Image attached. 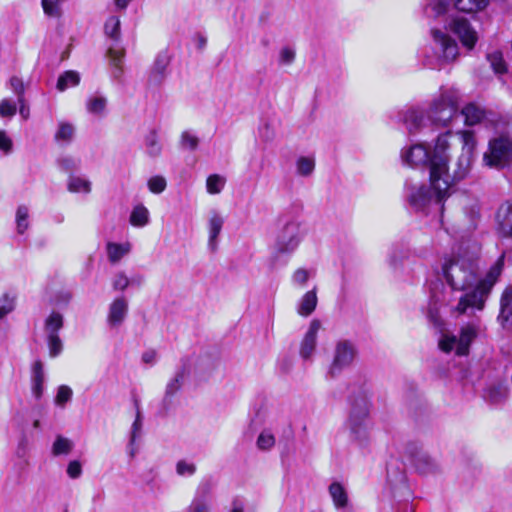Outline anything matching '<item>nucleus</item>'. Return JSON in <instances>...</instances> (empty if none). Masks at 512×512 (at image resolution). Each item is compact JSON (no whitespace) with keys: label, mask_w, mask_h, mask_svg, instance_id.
Here are the masks:
<instances>
[{"label":"nucleus","mask_w":512,"mask_h":512,"mask_svg":"<svg viewBox=\"0 0 512 512\" xmlns=\"http://www.w3.org/2000/svg\"><path fill=\"white\" fill-rule=\"evenodd\" d=\"M185 370L181 368L175 374V376L167 383L165 389L164 400L167 401L173 397L182 387L184 381Z\"/></svg>","instance_id":"nucleus-27"},{"label":"nucleus","mask_w":512,"mask_h":512,"mask_svg":"<svg viewBox=\"0 0 512 512\" xmlns=\"http://www.w3.org/2000/svg\"><path fill=\"white\" fill-rule=\"evenodd\" d=\"M483 160L486 165L495 168L509 165L512 162V140L506 136H500L491 140Z\"/></svg>","instance_id":"nucleus-8"},{"label":"nucleus","mask_w":512,"mask_h":512,"mask_svg":"<svg viewBox=\"0 0 512 512\" xmlns=\"http://www.w3.org/2000/svg\"><path fill=\"white\" fill-rule=\"evenodd\" d=\"M321 328V322L318 319H313L310 322L309 328L304 334L300 343L299 354L300 357L307 361L311 360L317 346V335Z\"/></svg>","instance_id":"nucleus-12"},{"label":"nucleus","mask_w":512,"mask_h":512,"mask_svg":"<svg viewBox=\"0 0 512 512\" xmlns=\"http://www.w3.org/2000/svg\"><path fill=\"white\" fill-rule=\"evenodd\" d=\"M68 190L72 193H89L91 183L85 178L71 175L68 179Z\"/></svg>","instance_id":"nucleus-32"},{"label":"nucleus","mask_w":512,"mask_h":512,"mask_svg":"<svg viewBox=\"0 0 512 512\" xmlns=\"http://www.w3.org/2000/svg\"><path fill=\"white\" fill-rule=\"evenodd\" d=\"M82 473V467L79 461H71L67 467V474L70 478L76 479Z\"/></svg>","instance_id":"nucleus-60"},{"label":"nucleus","mask_w":512,"mask_h":512,"mask_svg":"<svg viewBox=\"0 0 512 512\" xmlns=\"http://www.w3.org/2000/svg\"><path fill=\"white\" fill-rule=\"evenodd\" d=\"M256 444L260 450H270L275 444V437L269 430H263L259 434Z\"/></svg>","instance_id":"nucleus-45"},{"label":"nucleus","mask_w":512,"mask_h":512,"mask_svg":"<svg viewBox=\"0 0 512 512\" xmlns=\"http://www.w3.org/2000/svg\"><path fill=\"white\" fill-rule=\"evenodd\" d=\"M80 76L75 71H66L59 76L57 81V89L59 91H65L69 87H73L79 84Z\"/></svg>","instance_id":"nucleus-29"},{"label":"nucleus","mask_w":512,"mask_h":512,"mask_svg":"<svg viewBox=\"0 0 512 512\" xmlns=\"http://www.w3.org/2000/svg\"><path fill=\"white\" fill-rule=\"evenodd\" d=\"M72 389L69 386L61 385L58 388L55 402L57 405L64 406L72 397Z\"/></svg>","instance_id":"nucleus-50"},{"label":"nucleus","mask_w":512,"mask_h":512,"mask_svg":"<svg viewBox=\"0 0 512 512\" xmlns=\"http://www.w3.org/2000/svg\"><path fill=\"white\" fill-rule=\"evenodd\" d=\"M297 173L301 176H309L315 168V162L309 157H300L296 163Z\"/></svg>","instance_id":"nucleus-43"},{"label":"nucleus","mask_w":512,"mask_h":512,"mask_svg":"<svg viewBox=\"0 0 512 512\" xmlns=\"http://www.w3.org/2000/svg\"><path fill=\"white\" fill-rule=\"evenodd\" d=\"M406 257V254L395 248L391 251L390 255H389V265L393 268V269H397L398 266H399V263L402 261L403 258Z\"/></svg>","instance_id":"nucleus-59"},{"label":"nucleus","mask_w":512,"mask_h":512,"mask_svg":"<svg viewBox=\"0 0 512 512\" xmlns=\"http://www.w3.org/2000/svg\"><path fill=\"white\" fill-rule=\"evenodd\" d=\"M10 87L12 91L16 94L18 98V103L22 104L25 102L24 99V93H25V86L21 78L17 76H13L10 79Z\"/></svg>","instance_id":"nucleus-47"},{"label":"nucleus","mask_w":512,"mask_h":512,"mask_svg":"<svg viewBox=\"0 0 512 512\" xmlns=\"http://www.w3.org/2000/svg\"><path fill=\"white\" fill-rule=\"evenodd\" d=\"M487 57L496 73L501 74L506 71V65L500 52L491 53Z\"/></svg>","instance_id":"nucleus-48"},{"label":"nucleus","mask_w":512,"mask_h":512,"mask_svg":"<svg viewBox=\"0 0 512 512\" xmlns=\"http://www.w3.org/2000/svg\"><path fill=\"white\" fill-rule=\"evenodd\" d=\"M148 188L149 190L154 194H160L162 193L167 186V182L164 177L162 176H153L148 180Z\"/></svg>","instance_id":"nucleus-46"},{"label":"nucleus","mask_w":512,"mask_h":512,"mask_svg":"<svg viewBox=\"0 0 512 512\" xmlns=\"http://www.w3.org/2000/svg\"><path fill=\"white\" fill-rule=\"evenodd\" d=\"M462 142V154L458 158L456 163V169L454 170L453 176L450 177V188L453 182L460 181L466 177L469 172L472 152L475 147V137L471 131H460L457 133Z\"/></svg>","instance_id":"nucleus-9"},{"label":"nucleus","mask_w":512,"mask_h":512,"mask_svg":"<svg viewBox=\"0 0 512 512\" xmlns=\"http://www.w3.org/2000/svg\"><path fill=\"white\" fill-rule=\"evenodd\" d=\"M461 116L466 125H475L480 123L485 117V110L475 103L467 104L461 110Z\"/></svg>","instance_id":"nucleus-22"},{"label":"nucleus","mask_w":512,"mask_h":512,"mask_svg":"<svg viewBox=\"0 0 512 512\" xmlns=\"http://www.w3.org/2000/svg\"><path fill=\"white\" fill-rule=\"evenodd\" d=\"M405 190L410 206L416 211H424L432 204H441L444 199L450 196L449 187L442 197H438L437 191L431 183L429 186H426L424 184L415 185L407 182Z\"/></svg>","instance_id":"nucleus-7"},{"label":"nucleus","mask_w":512,"mask_h":512,"mask_svg":"<svg viewBox=\"0 0 512 512\" xmlns=\"http://www.w3.org/2000/svg\"><path fill=\"white\" fill-rule=\"evenodd\" d=\"M355 357V349L348 341L338 342L332 362L330 363L327 371V375L330 378H335L342 373L344 369L349 367Z\"/></svg>","instance_id":"nucleus-10"},{"label":"nucleus","mask_w":512,"mask_h":512,"mask_svg":"<svg viewBox=\"0 0 512 512\" xmlns=\"http://www.w3.org/2000/svg\"><path fill=\"white\" fill-rule=\"evenodd\" d=\"M310 271L304 268H298L292 275V283L295 286L303 287L310 278Z\"/></svg>","instance_id":"nucleus-49"},{"label":"nucleus","mask_w":512,"mask_h":512,"mask_svg":"<svg viewBox=\"0 0 512 512\" xmlns=\"http://www.w3.org/2000/svg\"><path fill=\"white\" fill-rule=\"evenodd\" d=\"M503 266L504 255H501L485 277L478 280L476 260L465 257L445 260L442 273L446 282L454 291L463 292L455 311L459 314H472L476 310H483L488 295L502 273Z\"/></svg>","instance_id":"nucleus-1"},{"label":"nucleus","mask_w":512,"mask_h":512,"mask_svg":"<svg viewBox=\"0 0 512 512\" xmlns=\"http://www.w3.org/2000/svg\"><path fill=\"white\" fill-rule=\"evenodd\" d=\"M0 149L6 153H9L12 149L11 139L2 130H0Z\"/></svg>","instance_id":"nucleus-63"},{"label":"nucleus","mask_w":512,"mask_h":512,"mask_svg":"<svg viewBox=\"0 0 512 512\" xmlns=\"http://www.w3.org/2000/svg\"><path fill=\"white\" fill-rule=\"evenodd\" d=\"M318 303L316 287L306 292L297 305V313L300 316L308 317L316 309Z\"/></svg>","instance_id":"nucleus-21"},{"label":"nucleus","mask_w":512,"mask_h":512,"mask_svg":"<svg viewBox=\"0 0 512 512\" xmlns=\"http://www.w3.org/2000/svg\"><path fill=\"white\" fill-rule=\"evenodd\" d=\"M498 320L502 325L512 320V285H508L501 294Z\"/></svg>","instance_id":"nucleus-20"},{"label":"nucleus","mask_w":512,"mask_h":512,"mask_svg":"<svg viewBox=\"0 0 512 512\" xmlns=\"http://www.w3.org/2000/svg\"><path fill=\"white\" fill-rule=\"evenodd\" d=\"M128 314V301L125 297H117L109 305L107 322L111 327L120 326Z\"/></svg>","instance_id":"nucleus-15"},{"label":"nucleus","mask_w":512,"mask_h":512,"mask_svg":"<svg viewBox=\"0 0 512 512\" xmlns=\"http://www.w3.org/2000/svg\"><path fill=\"white\" fill-rule=\"evenodd\" d=\"M458 111V95L447 90L435 98L425 115L420 108L411 107L402 112L401 120L410 133H415L430 122L434 126L445 127L456 116Z\"/></svg>","instance_id":"nucleus-3"},{"label":"nucleus","mask_w":512,"mask_h":512,"mask_svg":"<svg viewBox=\"0 0 512 512\" xmlns=\"http://www.w3.org/2000/svg\"><path fill=\"white\" fill-rule=\"evenodd\" d=\"M469 214L470 218V228H476L477 221L480 218V209L479 206L474 204L472 205L469 210L466 212Z\"/></svg>","instance_id":"nucleus-62"},{"label":"nucleus","mask_w":512,"mask_h":512,"mask_svg":"<svg viewBox=\"0 0 512 512\" xmlns=\"http://www.w3.org/2000/svg\"><path fill=\"white\" fill-rule=\"evenodd\" d=\"M230 512H245V504L242 500L239 498H235L232 500L231 503V510Z\"/></svg>","instance_id":"nucleus-64"},{"label":"nucleus","mask_w":512,"mask_h":512,"mask_svg":"<svg viewBox=\"0 0 512 512\" xmlns=\"http://www.w3.org/2000/svg\"><path fill=\"white\" fill-rule=\"evenodd\" d=\"M495 218L499 233L504 237H512V201L502 203Z\"/></svg>","instance_id":"nucleus-14"},{"label":"nucleus","mask_w":512,"mask_h":512,"mask_svg":"<svg viewBox=\"0 0 512 512\" xmlns=\"http://www.w3.org/2000/svg\"><path fill=\"white\" fill-rule=\"evenodd\" d=\"M17 232L23 234L29 227V209L25 205H20L16 211Z\"/></svg>","instance_id":"nucleus-37"},{"label":"nucleus","mask_w":512,"mask_h":512,"mask_svg":"<svg viewBox=\"0 0 512 512\" xmlns=\"http://www.w3.org/2000/svg\"><path fill=\"white\" fill-rule=\"evenodd\" d=\"M450 136V131L439 135L432 153L423 144L412 145L401 152V159L405 164L411 167L429 166L431 184L436 189L438 197H442L450 186L447 154Z\"/></svg>","instance_id":"nucleus-2"},{"label":"nucleus","mask_w":512,"mask_h":512,"mask_svg":"<svg viewBox=\"0 0 512 512\" xmlns=\"http://www.w3.org/2000/svg\"><path fill=\"white\" fill-rule=\"evenodd\" d=\"M129 284L130 280L124 272L116 273L112 281V286L114 290L119 291L125 290L129 286Z\"/></svg>","instance_id":"nucleus-55"},{"label":"nucleus","mask_w":512,"mask_h":512,"mask_svg":"<svg viewBox=\"0 0 512 512\" xmlns=\"http://www.w3.org/2000/svg\"><path fill=\"white\" fill-rule=\"evenodd\" d=\"M295 59V51L289 47L281 49L279 54V60L281 64L290 65Z\"/></svg>","instance_id":"nucleus-58"},{"label":"nucleus","mask_w":512,"mask_h":512,"mask_svg":"<svg viewBox=\"0 0 512 512\" xmlns=\"http://www.w3.org/2000/svg\"><path fill=\"white\" fill-rule=\"evenodd\" d=\"M129 253V245L117 243L107 244V255L111 263H117L123 256Z\"/></svg>","instance_id":"nucleus-34"},{"label":"nucleus","mask_w":512,"mask_h":512,"mask_svg":"<svg viewBox=\"0 0 512 512\" xmlns=\"http://www.w3.org/2000/svg\"><path fill=\"white\" fill-rule=\"evenodd\" d=\"M169 62L170 59L167 54L160 53L157 55L148 79L151 85H160L163 83L167 76Z\"/></svg>","instance_id":"nucleus-16"},{"label":"nucleus","mask_w":512,"mask_h":512,"mask_svg":"<svg viewBox=\"0 0 512 512\" xmlns=\"http://www.w3.org/2000/svg\"><path fill=\"white\" fill-rule=\"evenodd\" d=\"M63 327V316L58 312H52L45 320V331L48 335H58Z\"/></svg>","instance_id":"nucleus-31"},{"label":"nucleus","mask_w":512,"mask_h":512,"mask_svg":"<svg viewBox=\"0 0 512 512\" xmlns=\"http://www.w3.org/2000/svg\"><path fill=\"white\" fill-rule=\"evenodd\" d=\"M143 426V418L139 408L138 403L136 402V417L131 427L130 441L129 446H133L136 442L137 438L141 436Z\"/></svg>","instance_id":"nucleus-39"},{"label":"nucleus","mask_w":512,"mask_h":512,"mask_svg":"<svg viewBox=\"0 0 512 512\" xmlns=\"http://www.w3.org/2000/svg\"><path fill=\"white\" fill-rule=\"evenodd\" d=\"M49 354L51 357L58 356L62 351V341L58 335H48Z\"/></svg>","instance_id":"nucleus-53"},{"label":"nucleus","mask_w":512,"mask_h":512,"mask_svg":"<svg viewBox=\"0 0 512 512\" xmlns=\"http://www.w3.org/2000/svg\"><path fill=\"white\" fill-rule=\"evenodd\" d=\"M44 367L40 360L33 363L31 369V390L36 399H40L44 392Z\"/></svg>","instance_id":"nucleus-19"},{"label":"nucleus","mask_w":512,"mask_h":512,"mask_svg":"<svg viewBox=\"0 0 512 512\" xmlns=\"http://www.w3.org/2000/svg\"><path fill=\"white\" fill-rule=\"evenodd\" d=\"M176 472L180 476H192L196 472V465L185 460H180L176 464Z\"/></svg>","instance_id":"nucleus-52"},{"label":"nucleus","mask_w":512,"mask_h":512,"mask_svg":"<svg viewBox=\"0 0 512 512\" xmlns=\"http://www.w3.org/2000/svg\"><path fill=\"white\" fill-rule=\"evenodd\" d=\"M349 439L360 448L369 445L372 438L373 422L370 416V401L366 392L353 397L345 422Z\"/></svg>","instance_id":"nucleus-4"},{"label":"nucleus","mask_w":512,"mask_h":512,"mask_svg":"<svg viewBox=\"0 0 512 512\" xmlns=\"http://www.w3.org/2000/svg\"><path fill=\"white\" fill-rule=\"evenodd\" d=\"M130 224L135 227H144L149 223V211L148 209L139 204L135 206L130 214Z\"/></svg>","instance_id":"nucleus-25"},{"label":"nucleus","mask_w":512,"mask_h":512,"mask_svg":"<svg viewBox=\"0 0 512 512\" xmlns=\"http://www.w3.org/2000/svg\"><path fill=\"white\" fill-rule=\"evenodd\" d=\"M108 55L110 57L111 64L115 67L113 76L115 78H119L122 73L121 63L124 57V50L121 48L110 47L108 50Z\"/></svg>","instance_id":"nucleus-36"},{"label":"nucleus","mask_w":512,"mask_h":512,"mask_svg":"<svg viewBox=\"0 0 512 512\" xmlns=\"http://www.w3.org/2000/svg\"><path fill=\"white\" fill-rule=\"evenodd\" d=\"M329 493L336 508H344L347 506L348 497L343 486L337 482L329 486Z\"/></svg>","instance_id":"nucleus-26"},{"label":"nucleus","mask_w":512,"mask_h":512,"mask_svg":"<svg viewBox=\"0 0 512 512\" xmlns=\"http://www.w3.org/2000/svg\"><path fill=\"white\" fill-rule=\"evenodd\" d=\"M431 36V54H426V65L430 69H441L443 65L457 58L458 44L451 36L438 29H433Z\"/></svg>","instance_id":"nucleus-5"},{"label":"nucleus","mask_w":512,"mask_h":512,"mask_svg":"<svg viewBox=\"0 0 512 512\" xmlns=\"http://www.w3.org/2000/svg\"><path fill=\"white\" fill-rule=\"evenodd\" d=\"M479 331V325L476 322L469 323L462 327L460 337L457 338V355L464 356L468 354L471 342L476 338Z\"/></svg>","instance_id":"nucleus-17"},{"label":"nucleus","mask_w":512,"mask_h":512,"mask_svg":"<svg viewBox=\"0 0 512 512\" xmlns=\"http://www.w3.org/2000/svg\"><path fill=\"white\" fill-rule=\"evenodd\" d=\"M17 111L16 104L8 99H3L0 102V116L1 117H12Z\"/></svg>","instance_id":"nucleus-57"},{"label":"nucleus","mask_w":512,"mask_h":512,"mask_svg":"<svg viewBox=\"0 0 512 512\" xmlns=\"http://www.w3.org/2000/svg\"><path fill=\"white\" fill-rule=\"evenodd\" d=\"M14 309V299L7 294L0 298V318L10 313Z\"/></svg>","instance_id":"nucleus-56"},{"label":"nucleus","mask_w":512,"mask_h":512,"mask_svg":"<svg viewBox=\"0 0 512 512\" xmlns=\"http://www.w3.org/2000/svg\"><path fill=\"white\" fill-rule=\"evenodd\" d=\"M107 99L103 96H92L87 100V111L94 115H103L106 109Z\"/></svg>","instance_id":"nucleus-35"},{"label":"nucleus","mask_w":512,"mask_h":512,"mask_svg":"<svg viewBox=\"0 0 512 512\" xmlns=\"http://www.w3.org/2000/svg\"><path fill=\"white\" fill-rule=\"evenodd\" d=\"M224 225V218L220 215V213L216 210H211L209 212L208 218V247L215 251L217 248V238L221 233V230Z\"/></svg>","instance_id":"nucleus-18"},{"label":"nucleus","mask_w":512,"mask_h":512,"mask_svg":"<svg viewBox=\"0 0 512 512\" xmlns=\"http://www.w3.org/2000/svg\"><path fill=\"white\" fill-rule=\"evenodd\" d=\"M73 442L61 435H58L52 445V454L54 456L67 455L73 449Z\"/></svg>","instance_id":"nucleus-33"},{"label":"nucleus","mask_w":512,"mask_h":512,"mask_svg":"<svg viewBox=\"0 0 512 512\" xmlns=\"http://www.w3.org/2000/svg\"><path fill=\"white\" fill-rule=\"evenodd\" d=\"M60 168L65 172H73L79 168L80 161L73 157H62L58 160Z\"/></svg>","instance_id":"nucleus-51"},{"label":"nucleus","mask_w":512,"mask_h":512,"mask_svg":"<svg viewBox=\"0 0 512 512\" xmlns=\"http://www.w3.org/2000/svg\"><path fill=\"white\" fill-rule=\"evenodd\" d=\"M226 179L219 174H212L206 180V189L209 194H219L224 188Z\"/></svg>","instance_id":"nucleus-38"},{"label":"nucleus","mask_w":512,"mask_h":512,"mask_svg":"<svg viewBox=\"0 0 512 512\" xmlns=\"http://www.w3.org/2000/svg\"><path fill=\"white\" fill-rule=\"evenodd\" d=\"M211 510V486L208 482H202L197 487L194 497L187 507V512H210Z\"/></svg>","instance_id":"nucleus-13"},{"label":"nucleus","mask_w":512,"mask_h":512,"mask_svg":"<svg viewBox=\"0 0 512 512\" xmlns=\"http://www.w3.org/2000/svg\"><path fill=\"white\" fill-rule=\"evenodd\" d=\"M74 134L75 127L71 123L60 122L54 138L57 142L70 143Z\"/></svg>","instance_id":"nucleus-30"},{"label":"nucleus","mask_w":512,"mask_h":512,"mask_svg":"<svg viewBox=\"0 0 512 512\" xmlns=\"http://www.w3.org/2000/svg\"><path fill=\"white\" fill-rule=\"evenodd\" d=\"M199 145V139L190 131H184L180 137V146L182 149L194 151Z\"/></svg>","instance_id":"nucleus-42"},{"label":"nucleus","mask_w":512,"mask_h":512,"mask_svg":"<svg viewBox=\"0 0 512 512\" xmlns=\"http://www.w3.org/2000/svg\"><path fill=\"white\" fill-rule=\"evenodd\" d=\"M105 33L111 39L118 41L120 38V20L116 16L110 17L105 23Z\"/></svg>","instance_id":"nucleus-40"},{"label":"nucleus","mask_w":512,"mask_h":512,"mask_svg":"<svg viewBox=\"0 0 512 512\" xmlns=\"http://www.w3.org/2000/svg\"><path fill=\"white\" fill-rule=\"evenodd\" d=\"M488 3L489 0H456L455 7L459 11L473 13L484 9Z\"/></svg>","instance_id":"nucleus-28"},{"label":"nucleus","mask_w":512,"mask_h":512,"mask_svg":"<svg viewBox=\"0 0 512 512\" xmlns=\"http://www.w3.org/2000/svg\"><path fill=\"white\" fill-rule=\"evenodd\" d=\"M72 299V293L70 291H60L55 297V304L58 306L68 305Z\"/></svg>","instance_id":"nucleus-61"},{"label":"nucleus","mask_w":512,"mask_h":512,"mask_svg":"<svg viewBox=\"0 0 512 512\" xmlns=\"http://www.w3.org/2000/svg\"><path fill=\"white\" fill-rule=\"evenodd\" d=\"M451 4V0H427L425 13L429 17H439L444 15Z\"/></svg>","instance_id":"nucleus-24"},{"label":"nucleus","mask_w":512,"mask_h":512,"mask_svg":"<svg viewBox=\"0 0 512 512\" xmlns=\"http://www.w3.org/2000/svg\"><path fill=\"white\" fill-rule=\"evenodd\" d=\"M458 341L456 336L444 335L439 341V347L444 352H450L454 348L457 350Z\"/></svg>","instance_id":"nucleus-54"},{"label":"nucleus","mask_w":512,"mask_h":512,"mask_svg":"<svg viewBox=\"0 0 512 512\" xmlns=\"http://www.w3.org/2000/svg\"><path fill=\"white\" fill-rule=\"evenodd\" d=\"M145 153L151 157L156 158L161 155L162 145L155 130H151L144 139Z\"/></svg>","instance_id":"nucleus-23"},{"label":"nucleus","mask_w":512,"mask_h":512,"mask_svg":"<svg viewBox=\"0 0 512 512\" xmlns=\"http://www.w3.org/2000/svg\"><path fill=\"white\" fill-rule=\"evenodd\" d=\"M413 461L414 465L421 473H427L433 467L432 459L425 453H418L415 455Z\"/></svg>","instance_id":"nucleus-44"},{"label":"nucleus","mask_w":512,"mask_h":512,"mask_svg":"<svg viewBox=\"0 0 512 512\" xmlns=\"http://www.w3.org/2000/svg\"><path fill=\"white\" fill-rule=\"evenodd\" d=\"M508 389L503 385L492 386L487 390V397L492 403H500L506 399Z\"/></svg>","instance_id":"nucleus-41"},{"label":"nucleus","mask_w":512,"mask_h":512,"mask_svg":"<svg viewBox=\"0 0 512 512\" xmlns=\"http://www.w3.org/2000/svg\"><path fill=\"white\" fill-rule=\"evenodd\" d=\"M274 242L276 255H291L303 239L301 224L295 217L283 216Z\"/></svg>","instance_id":"nucleus-6"},{"label":"nucleus","mask_w":512,"mask_h":512,"mask_svg":"<svg viewBox=\"0 0 512 512\" xmlns=\"http://www.w3.org/2000/svg\"><path fill=\"white\" fill-rule=\"evenodd\" d=\"M449 27L450 30L459 37L464 47L469 50L474 48L478 41V33L471 26L468 19L462 16L454 17L449 23Z\"/></svg>","instance_id":"nucleus-11"}]
</instances>
